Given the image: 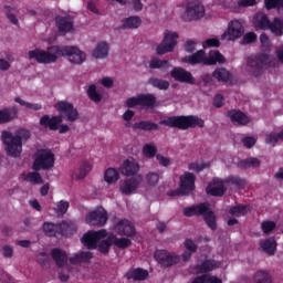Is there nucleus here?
I'll list each match as a JSON object with an SVG mask.
<instances>
[{"mask_svg":"<svg viewBox=\"0 0 283 283\" xmlns=\"http://www.w3.org/2000/svg\"><path fill=\"white\" fill-rule=\"evenodd\" d=\"M30 61H36L42 65H52L57 63L59 59H66L72 65H83L87 61V54L73 45H51L46 50L34 49L29 51Z\"/></svg>","mask_w":283,"mask_h":283,"instance_id":"1","label":"nucleus"},{"mask_svg":"<svg viewBox=\"0 0 283 283\" xmlns=\"http://www.w3.org/2000/svg\"><path fill=\"white\" fill-rule=\"evenodd\" d=\"M261 43V52L262 54L250 56L248 59V67L249 72L253 74V76H258L263 70L269 67H280V63L283 64V44L275 49V57L271 55V51L273 50V43L269 35L262 33L260 35Z\"/></svg>","mask_w":283,"mask_h":283,"instance_id":"2","label":"nucleus"},{"mask_svg":"<svg viewBox=\"0 0 283 283\" xmlns=\"http://www.w3.org/2000/svg\"><path fill=\"white\" fill-rule=\"evenodd\" d=\"M82 243L87 249H96L101 253H107L112 244L117 249H127L132 244V240L128 238H117L114 234L107 237V230L102 229L99 231H88L82 237Z\"/></svg>","mask_w":283,"mask_h":283,"instance_id":"3","label":"nucleus"},{"mask_svg":"<svg viewBox=\"0 0 283 283\" xmlns=\"http://www.w3.org/2000/svg\"><path fill=\"white\" fill-rule=\"evenodd\" d=\"M1 140L7 156L19 158L23 151V143L30 140V130L20 128L14 134L10 130H3Z\"/></svg>","mask_w":283,"mask_h":283,"instance_id":"4","label":"nucleus"},{"mask_svg":"<svg viewBox=\"0 0 283 283\" xmlns=\"http://www.w3.org/2000/svg\"><path fill=\"white\" fill-rule=\"evenodd\" d=\"M176 12L179 14L180 19L186 22L205 19V6L196 1L177 7Z\"/></svg>","mask_w":283,"mask_h":283,"instance_id":"5","label":"nucleus"},{"mask_svg":"<svg viewBox=\"0 0 283 283\" xmlns=\"http://www.w3.org/2000/svg\"><path fill=\"white\" fill-rule=\"evenodd\" d=\"M224 55L219 51H210L208 56H205V51L202 50L182 59V63H189L190 65H198V63H203V65H216L217 63H224Z\"/></svg>","mask_w":283,"mask_h":283,"instance_id":"6","label":"nucleus"},{"mask_svg":"<svg viewBox=\"0 0 283 283\" xmlns=\"http://www.w3.org/2000/svg\"><path fill=\"white\" fill-rule=\"evenodd\" d=\"M160 125L177 127L178 129H189V127H205V120L197 116L168 117L160 120Z\"/></svg>","mask_w":283,"mask_h":283,"instance_id":"7","label":"nucleus"},{"mask_svg":"<svg viewBox=\"0 0 283 283\" xmlns=\"http://www.w3.org/2000/svg\"><path fill=\"white\" fill-rule=\"evenodd\" d=\"M253 25L255 30H270L275 36H282L283 24L280 19H274L273 22L269 21L266 14L262 12L255 13L253 17Z\"/></svg>","mask_w":283,"mask_h":283,"instance_id":"8","label":"nucleus"},{"mask_svg":"<svg viewBox=\"0 0 283 283\" xmlns=\"http://www.w3.org/2000/svg\"><path fill=\"white\" fill-rule=\"evenodd\" d=\"M227 184L235 185L237 187H244L245 181H244V179H242L240 177H230L227 180ZM206 191L209 196H224V191H227L226 181H222L221 179L214 178L209 184Z\"/></svg>","mask_w":283,"mask_h":283,"instance_id":"9","label":"nucleus"},{"mask_svg":"<svg viewBox=\"0 0 283 283\" xmlns=\"http://www.w3.org/2000/svg\"><path fill=\"white\" fill-rule=\"evenodd\" d=\"M184 216H187V218H191V216H203L208 227L216 229V216L211 212L207 203L185 208Z\"/></svg>","mask_w":283,"mask_h":283,"instance_id":"10","label":"nucleus"},{"mask_svg":"<svg viewBox=\"0 0 283 283\" xmlns=\"http://www.w3.org/2000/svg\"><path fill=\"white\" fill-rule=\"evenodd\" d=\"M76 231V226L72 222H62L59 224L45 222L43 224V232L49 238L56 237V235H72Z\"/></svg>","mask_w":283,"mask_h":283,"instance_id":"11","label":"nucleus"},{"mask_svg":"<svg viewBox=\"0 0 283 283\" xmlns=\"http://www.w3.org/2000/svg\"><path fill=\"white\" fill-rule=\"evenodd\" d=\"M178 39H180L178 32L166 30L164 32L161 42L156 48L157 54L163 56V54H169V52H174V50H176V45H178Z\"/></svg>","mask_w":283,"mask_h":283,"instance_id":"12","label":"nucleus"},{"mask_svg":"<svg viewBox=\"0 0 283 283\" xmlns=\"http://www.w3.org/2000/svg\"><path fill=\"white\" fill-rule=\"evenodd\" d=\"M52 167H54V153L50 149L38 150L33 163L34 171H41V169H52Z\"/></svg>","mask_w":283,"mask_h":283,"instance_id":"13","label":"nucleus"},{"mask_svg":"<svg viewBox=\"0 0 283 283\" xmlns=\"http://www.w3.org/2000/svg\"><path fill=\"white\" fill-rule=\"evenodd\" d=\"M242 36H244V23L240 20H231L221 34V41H238Z\"/></svg>","mask_w":283,"mask_h":283,"instance_id":"14","label":"nucleus"},{"mask_svg":"<svg viewBox=\"0 0 283 283\" xmlns=\"http://www.w3.org/2000/svg\"><path fill=\"white\" fill-rule=\"evenodd\" d=\"M179 190L172 191L169 196H187L190 191L196 189V175L191 172H185L180 176Z\"/></svg>","mask_w":283,"mask_h":283,"instance_id":"15","label":"nucleus"},{"mask_svg":"<svg viewBox=\"0 0 283 283\" xmlns=\"http://www.w3.org/2000/svg\"><path fill=\"white\" fill-rule=\"evenodd\" d=\"M108 219L109 217L107 216V211L104 210L103 207H98L94 210L88 211L85 217V222L91 227H105Z\"/></svg>","mask_w":283,"mask_h":283,"instance_id":"16","label":"nucleus"},{"mask_svg":"<svg viewBox=\"0 0 283 283\" xmlns=\"http://www.w3.org/2000/svg\"><path fill=\"white\" fill-rule=\"evenodd\" d=\"M63 123V116H53L44 115L40 118V125L42 127H49L52 132H56L59 129L60 134H65V132H70L69 125H61Z\"/></svg>","mask_w":283,"mask_h":283,"instance_id":"17","label":"nucleus"},{"mask_svg":"<svg viewBox=\"0 0 283 283\" xmlns=\"http://www.w3.org/2000/svg\"><path fill=\"white\" fill-rule=\"evenodd\" d=\"M111 230H113L114 233H117V235H125L126 238H132V235H135L136 233L134 223L127 219H115Z\"/></svg>","mask_w":283,"mask_h":283,"instance_id":"18","label":"nucleus"},{"mask_svg":"<svg viewBox=\"0 0 283 283\" xmlns=\"http://www.w3.org/2000/svg\"><path fill=\"white\" fill-rule=\"evenodd\" d=\"M54 107L59 114L66 117L67 123H74V120H78V112L74 108V105L70 102L60 101L54 104Z\"/></svg>","mask_w":283,"mask_h":283,"instance_id":"19","label":"nucleus"},{"mask_svg":"<svg viewBox=\"0 0 283 283\" xmlns=\"http://www.w3.org/2000/svg\"><path fill=\"white\" fill-rule=\"evenodd\" d=\"M138 189H143V175H138L130 179H125L119 184V190L125 196L136 193Z\"/></svg>","mask_w":283,"mask_h":283,"instance_id":"20","label":"nucleus"},{"mask_svg":"<svg viewBox=\"0 0 283 283\" xmlns=\"http://www.w3.org/2000/svg\"><path fill=\"white\" fill-rule=\"evenodd\" d=\"M155 260H157L161 266H174V264L180 262V256L174 252L157 250L155 252Z\"/></svg>","mask_w":283,"mask_h":283,"instance_id":"21","label":"nucleus"},{"mask_svg":"<svg viewBox=\"0 0 283 283\" xmlns=\"http://www.w3.org/2000/svg\"><path fill=\"white\" fill-rule=\"evenodd\" d=\"M170 76L175 81H178V83H187L188 85L196 84V78L193 75L182 67H174L170 72Z\"/></svg>","mask_w":283,"mask_h":283,"instance_id":"22","label":"nucleus"},{"mask_svg":"<svg viewBox=\"0 0 283 283\" xmlns=\"http://www.w3.org/2000/svg\"><path fill=\"white\" fill-rule=\"evenodd\" d=\"M120 174L123 176H136L140 171V165L136 159L134 158H128L123 161V164L119 167Z\"/></svg>","mask_w":283,"mask_h":283,"instance_id":"23","label":"nucleus"},{"mask_svg":"<svg viewBox=\"0 0 283 283\" xmlns=\"http://www.w3.org/2000/svg\"><path fill=\"white\" fill-rule=\"evenodd\" d=\"M142 24H143V19H140V17L138 15H132V17L125 18L122 21V28L124 30H138V28H140Z\"/></svg>","mask_w":283,"mask_h":283,"instance_id":"24","label":"nucleus"},{"mask_svg":"<svg viewBox=\"0 0 283 283\" xmlns=\"http://www.w3.org/2000/svg\"><path fill=\"white\" fill-rule=\"evenodd\" d=\"M94 166H92V163L90 161H83L78 168L74 171V178L75 180H85L87 177V174L92 171Z\"/></svg>","mask_w":283,"mask_h":283,"instance_id":"25","label":"nucleus"},{"mask_svg":"<svg viewBox=\"0 0 283 283\" xmlns=\"http://www.w3.org/2000/svg\"><path fill=\"white\" fill-rule=\"evenodd\" d=\"M109 55V44L99 42L92 52L93 59H107Z\"/></svg>","mask_w":283,"mask_h":283,"instance_id":"26","label":"nucleus"},{"mask_svg":"<svg viewBox=\"0 0 283 283\" xmlns=\"http://www.w3.org/2000/svg\"><path fill=\"white\" fill-rule=\"evenodd\" d=\"M55 21L60 34H67V32H72L73 24L70 18L57 17Z\"/></svg>","mask_w":283,"mask_h":283,"instance_id":"27","label":"nucleus"},{"mask_svg":"<svg viewBox=\"0 0 283 283\" xmlns=\"http://www.w3.org/2000/svg\"><path fill=\"white\" fill-rule=\"evenodd\" d=\"M127 280H135L137 282H140L143 280H147L149 277V272L147 270H143L140 268L129 270L126 273Z\"/></svg>","mask_w":283,"mask_h":283,"instance_id":"28","label":"nucleus"},{"mask_svg":"<svg viewBox=\"0 0 283 283\" xmlns=\"http://www.w3.org/2000/svg\"><path fill=\"white\" fill-rule=\"evenodd\" d=\"M222 263L216 260H205L197 270V273H209V271H216L220 269Z\"/></svg>","mask_w":283,"mask_h":283,"instance_id":"29","label":"nucleus"},{"mask_svg":"<svg viewBox=\"0 0 283 283\" xmlns=\"http://www.w3.org/2000/svg\"><path fill=\"white\" fill-rule=\"evenodd\" d=\"M160 180V176L157 172H148L145 177V184H142V189L144 191H149V189H154L158 181Z\"/></svg>","mask_w":283,"mask_h":283,"instance_id":"30","label":"nucleus"},{"mask_svg":"<svg viewBox=\"0 0 283 283\" xmlns=\"http://www.w3.org/2000/svg\"><path fill=\"white\" fill-rule=\"evenodd\" d=\"M18 111L17 108H2L0 109V125H6L17 118Z\"/></svg>","mask_w":283,"mask_h":283,"instance_id":"31","label":"nucleus"},{"mask_svg":"<svg viewBox=\"0 0 283 283\" xmlns=\"http://www.w3.org/2000/svg\"><path fill=\"white\" fill-rule=\"evenodd\" d=\"M228 116L234 125H248L249 118L240 111H230Z\"/></svg>","mask_w":283,"mask_h":283,"instance_id":"32","label":"nucleus"},{"mask_svg":"<svg viewBox=\"0 0 283 283\" xmlns=\"http://www.w3.org/2000/svg\"><path fill=\"white\" fill-rule=\"evenodd\" d=\"M120 180V174L116 168L109 167L104 171V181L107 185H116Z\"/></svg>","mask_w":283,"mask_h":283,"instance_id":"33","label":"nucleus"},{"mask_svg":"<svg viewBox=\"0 0 283 283\" xmlns=\"http://www.w3.org/2000/svg\"><path fill=\"white\" fill-rule=\"evenodd\" d=\"M126 127H132L133 129H140L144 132H151L158 129V124L145 120L135 124L127 123Z\"/></svg>","mask_w":283,"mask_h":283,"instance_id":"34","label":"nucleus"},{"mask_svg":"<svg viewBox=\"0 0 283 283\" xmlns=\"http://www.w3.org/2000/svg\"><path fill=\"white\" fill-rule=\"evenodd\" d=\"M212 78H216L219 83H228V81H231V73L227 69L219 67L212 72Z\"/></svg>","mask_w":283,"mask_h":283,"instance_id":"35","label":"nucleus"},{"mask_svg":"<svg viewBox=\"0 0 283 283\" xmlns=\"http://www.w3.org/2000/svg\"><path fill=\"white\" fill-rule=\"evenodd\" d=\"M52 258L56 266H65V264H67V253L63 252L60 249L52 250Z\"/></svg>","mask_w":283,"mask_h":283,"instance_id":"36","label":"nucleus"},{"mask_svg":"<svg viewBox=\"0 0 283 283\" xmlns=\"http://www.w3.org/2000/svg\"><path fill=\"white\" fill-rule=\"evenodd\" d=\"M260 247L269 255H275V250L277 249V243L275 242V239H266L261 242Z\"/></svg>","mask_w":283,"mask_h":283,"instance_id":"37","label":"nucleus"},{"mask_svg":"<svg viewBox=\"0 0 283 283\" xmlns=\"http://www.w3.org/2000/svg\"><path fill=\"white\" fill-rule=\"evenodd\" d=\"M254 282L255 283H272L273 279L271 273L266 270H259L254 273Z\"/></svg>","mask_w":283,"mask_h":283,"instance_id":"38","label":"nucleus"},{"mask_svg":"<svg viewBox=\"0 0 283 283\" xmlns=\"http://www.w3.org/2000/svg\"><path fill=\"white\" fill-rule=\"evenodd\" d=\"M14 102L18 103L19 105H21V107H25L27 109H33V112H39L43 107L39 103H30V102L24 101L21 97H15Z\"/></svg>","mask_w":283,"mask_h":283,"instance_id":"39","label":"nucleus"},{"mask_svg":"<svg viewBox=\"0 0 283 283\" xmlns=\"http://www.w3.org/2000/svg\"><path fill=\"white\" fill-rule=\"evenodd\" d=\"M149 67H151V70H167L171 67V64L167 60L153 59L149 62Z\"/></svg>","mask_w":283,"mask_h":283,"instance_id":"40","label":"nucleus"},{"mask_svg":"<svg viewBox=\"0 0 283 283\" xmlns=\"http://www.w3.org/2000/svg\"><path fill=\"white\" fill-rule=\"evenodd\" d=\"M92 260L91 252H81L70 259L71 264H80V262H90Z\"/></svg>","mask_w":283,"mask_h":283,"instance_id":"41","label":"nucleus"},{"mask_svg":"<svg viewBox=\"0 0 283 283\" xmlns=\"http://www.w3.org/2000/svg\"><path fill=\"white\" fill-rule=\"evenodd\" d=\"M158 151V148L154 144H145L142 154L145 156V158H154Z\"/></svg>","mask_w":283,"mask_h":283,"instance_id":"42","label":"nucleus"},{"mask_svg":"<svg viewBox=\"0 0 283 283\" xmlns=\"http://www.w3.org/2000/svg\"><path fill=\"white\" fill-rule=\"evenodd\" d=\"M142 107H154L156 104V97L151 94H142L139 95Z\"/></svg>","mask_w":283,"mask_h":283,"instance_id":"43","label":"nucleus"},{"mask_svg":"<svg viewBox=\"0 0 283 283\" xmlns=\"http://www.w3.org/2000/svg\"><path fill=\"white\" fill-rule=\"evenodd\" d=\"M24 180L27 182H31L32 185H43V177L39 172H29L24 176Z\"/></svg>","mask_w":283,"mask_h":283,"instance_id":"44","label":"nucleus"},{"mask_svg":"<svg viewBox=\"0 0 283 283\" xmlns=\"http://www.w3.org/2000/svg\"><path fill=\"white\" fill-rule=\"evenodd\" d=\"M241 169H250V167H260V160L258 158L250 157L239 163Z\"/></svg>","mask_w":283,"mask_h":283,"instance_id":"45","label":"nucleus"},{"mask_svg":"<svg viewBox=\"0 0 283 283\" xmlns=\"http://www.w3.org/2000/svg\"><path fill=\"white\" fill-rule=\"evenodd\" d=\"M280 140H283V130L279 134L272 133L266 135L265 143L268 145H271L272 147H275V144L280 143Z\"/></svg>","mask_w":283,"mask_h":283,"instance_id":"46","label":"nucleus"},{"mask_svg":"<svg viewBox=\"0 0 283 283\" xmlns=\"http://www.w3.org/2000/svg\"><path fill=\"white\" fill-rule=\"evenodd\" d=\"M88 97L93 103H101L103 96L98 93V90H96V85H91L87 90Z\"/></svg>","mask_w":283,"mask_h":283,"instance_id":"47","label":"nucleus"},{"mask_svg":"<svg viewBox=\"0 0 283 283\" xmlns=\"http://www.w3.org/2000/svg\"><path fill=\"white\" fill-rule=\"evenodd\" d=\"M149 84L157 90H169V82L160 78H150Z\"/></svg>","mask_w":283,"mask_h":283,"instance_id":"48","label":"nucleus"},{"mask_svg":"<svg viewBox=\"0 0 283 283\" xmlns=\"http://www.w3.org/2000/svg\"><path fill=\"white\" fill-rule=\"evenodd\" d=\"M231 216H235L240 218L242 216H247L249 213V206H237L230 209Z\"/></svg>","mask_w":283,"mask_h":283,"instance_id":"49","label":"nucleus"},{"mask_svg":"<svg viewBox=\"0 0 283 283\" xmlns=\"http://www.w3.org/2000/svg\"><path fill=\"white\" fill-rule=\"evenodd\" d=\"M12 61H14V59L12 56H9L8 60L0 59V71L8 72V70H10V67H12Z\"/></svg>","mask_w":283,"mask_h":283,"instance_id":"50","label":"nucleus"},{"mask_svg":"<svg viewBox=\"0 0 283 283\" xmlns=\"http://www.w3.org/2000/svg\"><path fill=\"white\" fill-rule=\"evenodd\" d=\"M69 209H70V202H67V201L57 202L56 211H57L59 216H63V214L67 213Z\"/></svg>","mask_w":283,"mask_h":283,"instance_id":"51","label":"nucleus"},{"mask_svg":"<svg viewBox=\"0 0 283 283\" xmlns=\"http://www.w3.org/2000/svg\"><path fill=\"white\" fill-rule=\"evenodd\" d=\"M203 48H220V40L218 38H211L203 42Z\"/></svg>","mask_w":283,"mask_h":283,"instance_id":"52","label":"nucleus"},{"mask_svg":"<svg viewBox=\"0 0 283 283\" xmlns=\"http://www.w3.org/2000/svg\"><path fill=\"white\" fill-rule=\"evenodd\" d=\"M156 160L161 165V167H169V165H171V159L161 154L156 155Z\"/></svg>","mask_w":283,"mask_h":283,"instance_id":"53","label":"nucleus"},{"mask_svg":"<svg viewBox=\"0 0 283 283\" xmlns=\"http://www.w3.org/2000/svg\"><path fill=\"white\" fill-rule=\"evenodd\" d=\"M258 41V34L254 32H248L243 35V43L249 45V43H255Z\"/></svg>","mask_w":283,"mask_h":283,"instance_id":"54","label":"nucleus"},{"mask_svg":"<svg viewBox=\"0 0 283 283\" xmlns=\"http://www.w3.org/2000/svg\"><path fill=\"white\" fill-rule=\"evenodd\" d=\"M138 105L142 107L140 95H137V96L126 99L127 107H138Z\"/></svg>","mask_w":283,"mask_h":283,"instance_id":"55","label":"nucleus"},{"mask_svg":"<svg viewBox=\"0 0 283 283\" xmlns=\"http://www.w3.org/2000/svg\"><path fill=\"white\" fill-rule=\"evenodd\" d=\"M265 7L268 10H271V8H283V0H265Z\"/></svg>","mask_w":283,"mask_h":283,"instance_id":"56","label":"nucleus"},{"mask_svg":"<svg viewBox=\"0 0 283 283\" xmlns=\"http://www.w3.org/2000/svg\"><path fill=\"white\" fill-rule=\"evenodd\" d=\"M261 229H262L263 233H271V231H273V229H275V222L264 221L261 224Z\"/></svg>","mask_w":283,"mask_h":283,"instance_id":"57","label":"nucleus"},{"mask_svg":"<svg viewBox=\"0 0 283 283\" xmlns=\"http://www.w3.org/2000/svg\"><path fill=\"white\" fill-rule=\"evenodd\" d=\"M197 48H198V42L195 41V40H188V41L186 42V44H185V50H186V52H189L190 54H191L192 52H196Z\"/></svg>","mask_w":283,"mask_h":283,"instance_id":"58","label":"nucleus"},{"mask_svg":"<svg viewBox=\"0 0 283 283\" xmlns=\"http://www.w3.org/2000/svg\"><path fill=\"white\" fill-rule=\"evenodd\" d=\"M130 6L135 12H143V8H145V4H143V0H132Z\"/></svg>","mask_w":283,"mask_h":283,"instance_id":"59","label":"nucleus"},{"mask_svg":"<svg viewBox=\"0 0 283 283\" xmlns=\"http://www.w3.org/2000/svg\"><path fill=\"white\" fill-rule=\"evenodd\" d=\"M206 165L202 163H198V161H193L191 164L188 165V169H190V171H202V169H205Z\"/></svg>","mask_w":283,"mask_h":283,"instance_id":"60","label":"nucleus"},{"mask_svg":"<svg viewBox=\"0 0 283 283\" xmlns=\"http://www.w3.org/2000/svg\"><path fill=\"white\" fill-rule=\"evenodd\" d=\"M184 244L185 249H187V251L190 253H196V251H198V245H196V243H193L190 239H187Z\"/></svg>","mask_w":283,"mask_h":283,"instance_id":"61","label":"nucleus"},{"mask_svg":"<svg viewBox=\"0 0 283 283\" xmlns=\"http://www.w3.org/2000/svg\"><path fill=\"white\" fill-rule=\"evenodd\" d=\"M255 0H239L238 7L239 8H250L251 6H255Z\"/></svg>","mask_w":283,"mask_h":283,"instance_id":"62","label":"nucleus"},{"mask_svg":"<svg viewBox=\"0 0 283 283\" xmlns=\"http://www.w3.org/2000/svg\"><path fill=\"white\" fill-rule=\"evenodd\" d=\"M206 283H222V279L216 275L206 274Z\"/></svg>","mask_w":283,"mask_h":283,"instance_id":"63","label":"nucleus"},{"mask_svg":"<svg viewBox=\"0 0 283 283\" xmlns=\"http://www.w3.org/2000/svg\"><path fill=\"white\" fill-rule=\"evenodd\" d=\"M255 138L253 137H245L243 138V145L244 147H248V149H251V147H253V145H255Z\"/></svg>","mask_w":283,"mask_h":283,"instance_id":"64","label":"nucleus"}]
</instances>
